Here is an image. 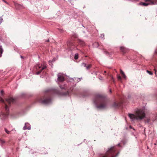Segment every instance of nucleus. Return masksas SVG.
<instances>
[{
	"mask_svg": "<svg viewBox=\"0 0 157 157\" xmlns=\"http://www.w3.org/2000/svg\"><path fill=\"white\" fill-rule=\"evenodd\" d=\"M92 67V65L91 64H88L87 65H86V69L89 70Z\"/></svg>",
	"mask_w": 157,
	"mask_h": 157,
	"instance_id": "14",
	"label": "nucleus"
},
{
	"mask_svg": "<svg viewBox=\"0 0 157 157\" xmlns=\"http://www.w3.org/2000/svg\"><path fill=\"white\" fill-rule=\"evenodd\" d=\"M67 45L68 48L71 50H72L74 48L75 45L73 42L72 41H69L68 42L67 44Z\"/></svg>",
	"mask_w": 157,
	"mask_h": 157,
	"instance_id": "7",
	"label": "nucleus"
},
{
	"mask_svg": "<svg viewBox=\"0 0 157 157\" xmlns=\"http://www.w3.org/2000/svg\"><path fill=\"white\" fill-rule=\"evenodd\" d=\"M157 4V0H145V2H141L140 4L145 6L149 5H155Z\"/></svg>",
	"mask_w": 157,
	"mask_h": 157,
	"instance_id": "5",
	"label": "nucleus"
},
{
	"mask_svg": "<svg viewBox=\"0 0 157 157\" xmlns=\"http://www.w3.org/2000/svg\"><path fill=\"white\" fill-rule=\"evenodd\" d=\"M4 92L3 90H1V93L2 95L3 94Z\"/></svg>",
	"mask_w": 157,
	"mask_h": 157,
	"instance_id": "28",
	"label": "nucleus"
},
{
	"mask_svg": "<svg viewBox=\"0 0 157 157\" xmlns=\"http://www.w3.org/2000/svg\"><path fill=\"white\" fill-rule=\"evenodd\" d=\"M52 63V61H49V63L50 65H51V63Z\"/></svg>",
	"mask_w": 157,
	"mask_h": 157,
	"instance_id": "31",
	"label": "nucleus"
},
{
	"mask_svg": "<svg viewBox=\"0 0 157 157\" xmlns=\"http://www.w3.org/2000/svg\"><path fill=\"white\" fill-rule=\"evenodd\" d=\"M105 52L106 53V54H109V53L108 52Z\"/></svg>",
	"mask_w": 157,
	"mask_h": 157,
	"instance_id": "32",
	"label": "nucleus"
},
{
	"mask_svg": "<svg viewBox=\"0 0 157 157\" xmlns=\"http://www.w3.org/2000/svg\"><path fill=\"white\" fill-rule=\"evenodd\" d=\"M81 66L86 67V64L84 63H82L81 64Z\"/></svg>",
	"mask_w": 157,
	"mask_h": 157,
	"instance_id": "20",
	"label": "nucleus"
},
{
	"mask_svg": "<svg viewBox=\"0 0 157 157\" xmlns=\"http://www.w3.org/2000/svg\"><path fill=\"white\" fill-rule=\"evenodd\" d=\"M77 42L79 45L82 46H84L85 45V42L81 40H78Z\"/></svg>",
	"mask_w": 157,
	"mask_h": 157,
	"instance_id": "13",
	"label": "nucleus"
},
{
	"mask_svg": "<svg viewBox=\"0 0 157 157\" xmlns=\"http://www.w3.org/2000/svg\"><path fill=\"white\" fill-rule=\"evenodd\" d=\"M147 72L148 74H149L150 75H152L153 74V73L151 71H149L147 70Z\"/></svg>",
	"mask_w": 157,
	"mask_h": 157,
	"instance_id": "22",
	"label": "nucleus"
},
{
	"mask_svg": "<svg viewBox=\"0 0 157 157\" xmlns=\"http://www.w3.org/2000/svg\"><path fill=\"white\" fill-rule=\"evenodd\" d=\"M57 80L58 81L62 82L64 80V77L62 74H59L58 75Z\"/></svg>",
	"mask_w": 157,
	"mask_h": 157,
	"instance_id": "8",
	"label": "nucleus"
},
{
	"mask_svg": "<svg viewBox=\"0 0 157 157\" xmlns=\"http://www.w3.org/2000/svg\"><path fill=\"white\" fill-rule=\"evenodd\" d=\"M154 70L155 71V74L156 76L157 77V70H156V69L155 68Z\"/></svg>",
	"mask_w": 157,
	"mask_h": 157,
	"instance_id": "24",
	"label": "nucleus"
},
{
	"mask_svg": "<svg viewBox=\"0 0 157 157\" xmlns=\"http://www.w3.org/2000/svg\"><path fill=\"white\" fill-rule=\"evenodd\" d=\"M5 132L8 134H10V131H8L6 128H5Z\"/></svg>",
	"mask_w": 157,
	"mask_h": 157,
	"instance_id": "16",
	"label": "nucleus"
},
{
	"mask_svg": "<svg viewBox=\"0 0 157 157\" xmlns=\"http://www.w3.org/2000/svg\"><path fill=\"white\" fill-rule=\"evenodd\" d=\"M121 103L120 102H115L114 103L113 106L115 108H118L121 105Z\"/></svg>",
	"mask_w": 157,
	"mask_h": 157,
	"instance_id": "12",
	"label": "nucleus"
},
{
	"mask_svg": "<svg viewBox=\"0 0 157 157\" xmlns=\"http://www.w3.org/2000/svg\"><path fill=\"white\" fill-rule=\"evenodd\" d=\"M0 142L2 144H4L5 143V141L3 140L2 138H0Z\"/></svg>",
	"mask_w": 157,
	"mask_h": 157,
	"instance_id": "19",
	"label": "nucleus"
},
{
	"mask_svg": "<svg viewBox=\"0 0 157 157\" xmlns=\"http://www.w3.org/2000/svg\"><path fill=\"white\" fill-rule=\"evenodd\" d=\"M106 73V71H104V73Z\"/></svg>",
	"mask_w": 157,
	"mask_h": 157,
	"instance_id": "37",
	"label": "nucleus"
},
{
	"mask_svg": "<svg viewBox=\"0 0 157 157\" xmlns=\"http://www.w3.org/2000/svg\"><path fill=\"white\" fill-rule=\"evenodd\" d=\"M14 5L17 9L19 10L24 8L23 6L17 3L14 2Z\"/></svg>",
	"mask_w": 157,
	"mask_h": 157,
	"instance_id": "9",
	"label": "nucleus"
},
{
	"mask_svg": "<svg viewBox=\"0 0 157 157\" xmlns=\"http://www.w3.org/2000/svg\"><path fill=\"white\" fill-rule=\"evenodd\" d=\"M60 88H61L62 89H64L65 88V87H61V86H60Z\"/></svg>",
	"mask_w": 157,
	"mask_h": 157,
	"instance_id": "30",
	"label": "nucleus"
},
{
	"mask_svg": "<svg viewBox=\"0 0 157 157\" xmlns=\"http://www.w3.org/2000/svg\"><path fill=\"white\" fill-rule=\"evenodd\" d=\"M0 101L4 103L5 105V109L6 113H2L1 115V118L2 119H4L8 116L9 114L8 111L9 109L7 104H8L10 106L12 103H13L14 101V99L10 97L6 99V101H5L0 97Z\"/></svg>",
	"mask_w": 157,
	"mask_h": 157,
	"instance_id": "2",
	"label": "nucleus"
},
{
	"mask_svg": "<svg viewBox=\"0 0 157 157\" xmlns=\"http://www.w3.org/2000/svg\"><path fill=\"white\" fill-rule=\"evenodd\" d=\"M130 128H132V127L131 126H130Z\"/></svg>",
	"mask_w": 157,
	"mask_h": 157,
	"instance_id": "36",
	"label": "nucleus"
},
{
	"mask_svg": "<svg viewBox=\"0 0 157 157\" xmlns=\"http://www.w3.org/2000/svg\"><path fill=\"white\" fill-rule=\"evenodd\" d=\"M117 77L118 80H121V76L119 75H117Z\"/></svg>",
	"mask_w": 157,
	"mask_h": 157,
	"instance_id": "18",
	"label": "nucleus"
},
{
	"mask_svg": "<svg viewBox=\"0 0 157 157\" xmlns=\"http://www.w3.org/2000/svg\"><path fill=\"white\" fill-rule=\"evenodd\" d=\"M74 58L75 59H78V53L75 54Z\"/></svg>",
	"mask_w": 157,
	"mask_h": 157,
	"instance_id": "17",
	"label": "nucleus"
},
{
	"mask_svg": "<svg viewBox=\"0 0 157 157\" xmlns=\"http://www.w3.org/2000/svg\"><path fill=\"white\" fill-rule=\"evenodd\" d=\"M21 58H23V56H21Z\"/></svg>",
	"mask_w": 157,
	"mask_h": 157,
	"instance_id": "35",
	"label": "nucleus"
},
{
	"mask_svg": "<svg viewBox=\"0 0 157 157\" xmlns=\"http://www.w3.org/2000/svg\"><path fill=\"white\" fill-rule=\"evenodd\" d=\"M49 40H47V42H49Z\"/></svg>",
	"mask_w": 157,
	"mask_h": 157,
	"instance_id": "34",
	"label": "nucleus"
},
{
	"mask_svg": "<svg viewBox=\"0 0 157 157\" xmlns=\"http://www.w3.org/2000/svg\"><path fill=\"white\" fill-rule=\"evenodd\" d=\"M73 36L75 38H76L77 37V35L75 34L74 35H73Z\"/></svg>",
	"mask_w": 157,
	"mask_h": 157,
	"instance_id": "29",
	"label": "nucleus"
},
{
	"mask_svg": "<svg viewBox=\"0 0 157 157\" xmlns=\"http://www.w3.org/2000/svg\"><path fill=\"white\" fill-rule=\"evenodd\" d=\"M46 68V67L45 66H44L41 68V65L40 66L39 65H37L36 66V69L37 70L39 71L36 72V74L37 75L39 74L43 70L45 69Z\"/></svg>",
	"mask_w": 157,
	"mask_h": 157,
	"instance_id": "6",
	"label": "nucleus"
},
{
	"mask_svg": "<svg viewBox=\"0 0 157 157\" xmlns=\"http://www.w3.org/2000/svg\"><path fill=\"white\" fill-rule=\"evenodd\" d=\"M121 52H122L123 54L126 53L128 51V49L126 48L125 47H121L120 48Z\"/></svg>",
	"mask_w": 157,
	"mask_h": 157,
	"instance_id": "10",
	"label": "nucleus"
},
{
	"mask_svg": "<svg viewBox=\"0 0 157 157\" xmlns=\"http://www.w3.org/2000/svg\"><path fill=\"white\" fill-rule=\"evenodd\" d=\"M109 91L110 92V93H111L112 92V91H111V90H109Z\"/></svg>",
	"mask_w": 157,
	"mask_h": 157,
	"instance_id": "33",
	"label": "nucleus"
},
{
	"mask_svg": "<svg viewBox=\"0 0 157 157\" xmlns=\"http://www.w3.org/2000/svg\"><path fill=\"white\" fill-rule=\"evenodd\" d=\"M52 93L60 94L59 91L56 90H54L49 92L46 93L44 97L38 100V101L43 104H47L50 103L51 101V94Z\"/></svg>",
	"mask_w": 157,
	"mask_h": 157,
	"instance_id": "3",
	"label": "nucleus"
},
{
	"mask_svg": "<svg viewBox=\"0 0 157 157\" xmlns=\"http://www.w3.org/2000/svg\"><path fill=\"white\" fill-rule=\"evenodd\" d=\"M120 73L122 74V75H123L124 74V73L121 70H120Z\"/></svg>",
	"mask_w": 157,
	"mask_h": 157,
	"instance_id": "25",
	"label": "nucleus"
},
{
	"mask_svg": "<svg viewBox=\"0 0 157 157\" xmlns=\"http://www.w3.org/2000/svg\"><path fill=\"white\" fill-rule=\"evenodd\" d=\"M23 129L24 130L26 129L30 130L31 127L29 124L28 123H25L24 126L23 128Z\"/></svg>",
	"mask_w": 157,
	"mask_h": 157,
	"instance_id": "11",
	"label": "nucleus"
},
{
	"mask_svg": "<svg viewBox=\"0 0 157 157\" xmlns=\"http://www.w3.org/2000/svg\"><path fill=\"white\" fill-rule=\"evenodd\" d=\"M3 20V18L1 17H0V24H1Z\"/></svg>",
	"mask_w": 157,
	"mask_h": 157,
	"instance_id": "23",
	"label": "nucleus"
},
{
	"mask_svg": "<svg viewBox=\"0 0 157 157\" xmlns=\"http://www.w3.org/2000/svg\"><path fill=\"white\" fill-rule=\"evenodd\" d=\"M10 134L14 133L15 132V130H12L11 131Z\"/></svg>",
	"mask_w": 157,
	"mask_h": 157,
	"instance_id": "21",
	"label": "nucleus"
},
{
	"mask_svg": "<svg viewBox=\"0 0 157 157\" xmlns=\"http://www.w3.org/2000/svg\"><path fill=\"white\" fill-rule=\"evenodd\" d=\"M4 2H5V3H6L7 4H8V3L6 2V1H5V0H2Z\"/></svg>",
	"mask_w": 157,
	"mask_h": 157,
	"instance_id": "27",
	"label": "nucleus"
},
{
	"mask_svg": "<svg viewBox=\"0 0 157 157\" xmlns=\"http://www.w3.org/2000/svg\"><path fill=\"white\" fill-rule=\"evenodd\" d=\"M94 102L97 105V108L105 109L107 106V102L105 97L100 95H97L94 101Z\"/></svg>",
	"mask_w": 157,
	"mask_h": 157,
	"instance_id": "1",
	"label": "nucleus"
},
{
	"mask_svg": "<svg viewBox=\"0 0 157 157\" xmlns=\"http://www.w3.org/2000/svg\"><path fill=\"white\" fill-rule=\"evenodd\" d=\"M155 52H156V53H157V51H156Z\"/></svg>",
	"mask_w": 157,
	"mask_h": 157,
	"instance_id": "38",
	"label": "nucleus"
},
{
	"mask_svg": "<svg viewBox=\"0 0 157 157\" xmlns=\"http://www.w3.org/2000/svg\"><path fill=\"white\" fill-rule=\"evenodd\" d=\"M3 52V50L2 46H0V57L2 56V54Z\"/></svg>",
	"mask_w": 157,
	"mask_h": 157,
	"instance_id": "15",
	"label": "nucleus"
},
{
	"mask_svg": "<svg viewBox=\"0 0 157 157\" xmlns=\"http://www.w3.org/2000/svg\"><path fill=\"white\" fill-rule=\"evenodd\" d=\"M128 116L132 120H141L145 116V114L144 111L142 109H138L136 111L135 114L129 113Z\"/></svg>",
	"mask_w": 157,
	"mask_h": 157,
	"instance_id": "4",
	"label": "nucleus"
},
{
	"mask_svg": "<svg viewBox=\"0 0 157 157\" xmlns=\"http://www.w3.org/2000/svg\"><path fill=\"white\" fill-rule=\"evenodd\" d=\"M122 76L123 78H125L126 76L124 74L123 75H122Z\"/></svg>",
	"mask_w": 157,
	"mask_h": 157,
	"instance_id": "26",
	"label": "nucleus"
}]
</instances>
